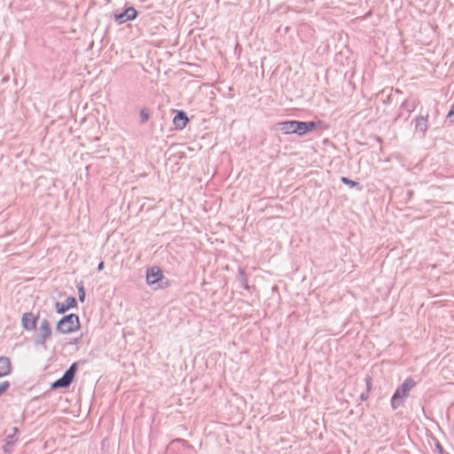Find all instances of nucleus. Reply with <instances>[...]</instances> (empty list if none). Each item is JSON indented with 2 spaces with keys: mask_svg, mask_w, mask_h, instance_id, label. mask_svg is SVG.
Returning <instances> with one entry per match:
<instances>
[{
  "mask_svg": "<svg viewBox=\"0 0 454 454\" xmlns=\"http://www.w3.org/2000/svg\"><path fill=\"white\" fill-rule=\"evenodd\" d=\"M324 125L322 121H299V120H287L279 121L278 126L281 132L285 135H297L298 137H305L306 135L313 132L314 130L321 128Z\"/></svg>",
  "mask_w": 454,
  "mask_h": 454,
  "instance_id": "nucleus-1",
  "label": "nucleus"
},
{
  "mask_svg": "<svg viewBox=\"0 0 454 454\" xmlns=\"http://www.w3.org/2000/svg\"><path fill=\"white\" fill-rule=\"evenodd\" d=\"M145 282L153 290L165 289L170 286V280L164 276L160 266H151L146 269Z\"/></svg>",
  "mask_w": 454,
  "mask_h": 454,
  "instance_id": "nucleus-2",
  "label": "nucleus"
},
{
  "mask_svg": "<svg viewBox=\"0 0 454 454\" xmlns=\"http://www.w3.org/2000/svg\"><path fill=\"white\" fill-rule=\"evenodd\" d=\"M416 386V381L411 378H406L403 382L396 387L391 396L390 403L393 410L401 407L406 398L409 396L410 391Z\"/></svg>",
  "mask_w": 454,
  "mask_h": 454,
  "instance_id": "nucleus-3",
  "label": "nucleus"
},
{
  "mask_svg": "<svg viewBox=\"0 0 454 454\" xmlns=\"http://www.w3.org/2000/svg\"><path fill=\"white\" fill-rule=\"evenodd\" d=\"M81 328L80 317L77 314L64 315L56 324V332L61 334H68Z\"/></svg>",
  "mask_w": 454,
  "mask_h": 454,
  "instance_id": "nucleus-4",
  "label": "nucleus"
},
{
  "mask_svg": "<svg viewBox=\"0 0 454 454\" xmlns=\"http://www.w3.org/2000/svg\"><path fill=\"white\" fill-rule=\"evenodd\" d=\"M78 371V363L74 362L64 372L62 376L51 384V389L67 388L74 381Z\"/></svg>",
  "mask_w": 454,
  "mask_h": 454,
  "instance_id": "nucleus-5",
  "label": "nucleus"
},
{
  "mask_svg": "<svg viewBox=\"0 0 454 454\" xmlns=\"http://www.w3.org/2000/svg\"><path fill=\"white\" fill-rule=\"evenodd\" d=\"M51 334L52 330L51 323L48 319L43 318L41 321L39 328L36 330L34 344L37 347H42L43 349H47L46 341L51 337Z\"/></svg>",
  "mask_w": 454,
  "mask_h": 454,
  "instance_id": "nucleus-6",
  "label": "nucleus"
},
{
  "mask_svg": "<svg viewBox=\"0 0 454 454\" xmlns=\"http://www.w3.org/2000/svg\"><path fill=\"white\" fill-rule=\"evenodd\" d=\"M138 16V12L129 3H126L120 10L113 12L114 20L118 25H122L128 21L135 20Z\"/></svg>",
  "mask_w": 454,
  "mask_h": 454,
  "instance_id": "nucleus-7",
  "label": "nucleus"
},
{
  "mask_svg": "<svg viewBox=\"0 0 454 454\" xmlns=\"http://www.w3.org/2000/svg\"><path fill=\"white\" fill-rule=\"evenodd\" d=\"M172 111L175 114L172 121L173 125L175 126V129L183 130L190 122V118L188 117L186 112L184 110L174 109Z\"/></svg>",
  "mask_w": 454,
  "mask_h": 454,
  "instance_id": "nucleus-8",
  "label": "nucleus"
},
{
  "mask_svg": "<svg viewBox=\"0 0 454 454\" xmlns=\"http://www.w3.org/2000/svg\"><path fill=\"white\" fill-rule=\"evenodd\" d=\"M39 319V313L34 315L33 312H25L21 316V325L25 331H33L36 328Z\"/></svg>",
  "mask_w": 454,
  "mask_h": 454,
  "instance_id": "nucleus-9",
  "label": "nucleus"
},
{
  "mask_svg": "<svg viewBox=\"0 0 454 454\" xmlns=\"http://www.w3.org/2000/svg\"><path fill=\"white\" fill-rule=\"evenodd\" d=\"M78 307L77 299L74 296H69L64 302L56 301L55 309L57 314L64 315L67 310Z\"/></svg>",
  "mask_w": 454,
  "mask_h": 454,
  "instance_id": "nucleus-10",
  "label": "nucleus"
},
{
  "mask_svg": "<svg viewBox=\"0 0 454 454\" xmlns=\"http://www.w3.org/2000/svg\"><path fill=\"white\" fill-rule=\"evenodd\" d=\"M12 433L6 435L4 439V444L3 445V451L4 454H11L13 451L14 446L18 441L17 434L20 433V429L16 427L12 428Z\"/></svg>",
  "mask_w": 454,
  "mask_h": 454,
  "instance_id": "nucleus-11",
  "label": "nucleus"
},
{
  "mask_svg": "<svg viewBox=\"0 0 454 454\" xmlns=\"http://www.w3.org/2000/svg\"><path fill=\"white\" fill-rule=\"evenodd\" d=\"M237 281L240 284V286L247 291L252 292L255 290L254 286H250L247 281V274L246 271L245 267L239 266L238 269V276H237Z\"/></svg>",
  "mask_w": 454,
  "mask_h": 454,
  "instance_id": "nucleus-12",
  "label": "nucleus"
},
{
  "mask_svg": "<svg viewBox=\"0 0 454 454\" xmlns=\"http://www.w3.org/2000/svg\"><path fill=\"white\" fill-rule=\"evenodd\" d=\"M415 130L424 137L428 129V114L417 116L414 120Z\"/></svg>",
  "mask_w": 454,
  "mask_h": 454,
  "instance_id": "nucleus-13",
  "label": "nucleus"
},
{
  "mask_svg": "<svg viewBox=\"0 0 454 454\" xmlns=\"http://www.w3.org/2000/svg\"><path fill=\"white\" fill-rule=\"evenodd\" d=\"M12 372L11 359L8 356H0V373L4 378L9 376Z\"/></svg>",
  "mask_w": 454,
  "mask_h": 454,
  "instance_id": "nucleus-14",
  "label": "nucleus"
},
{
  "mask_svg": "<svg viewBox=\"0 0 454 454\" xmlns=\"http://www.w3.org/2000/svg\"><path fill=\"white\" fill-rule=\"evenodd\" d=\"M418 103L416 99L404 100L401 105V108L404 109L410 115L415 111Z\"/></svg>",
  "mask_w": 454,
  "mask_h": 454,
  "instance_id": "nucleus-15",
  "label": "nucleus"
},
{
  "mask_svg": "<svg viewBox=\"0 0 454 454\" xmlns=\"http://www.w3.org/2000/svg\"><path fill=\"white\" fill-rule=\"evenodd\" d=\"M170 444L171 445H176V444L181 445L183 447L184 450H185V451H190V450L195 451L194 447L188 441H186L183 438H176L170 442Z\"/></svg>",
  "mask_w": 454,
  "mask_h": 454,
  "instance_id": "nucleus-16",
  "label": "nucleus"
},
{
  "mask_svg": "<svg viewBox=\"0 0 454 454\" xmlns=\"http://www.w3.org/2000/svg\"><path fill=\"white\" fill-rule=\"evenodd\" d=\"M151 117V112L150 110L144 106L139 111V118H140V123L144 124L150 120Z\"/></svg>",
  "mask_w": 454,
  "mask_h": 454,
  "instance_id": "nucleus-17",
  "label": "nucleus"
},
{
  "mask_svg": "<svg viewBox=\"0 0 454 454\" xmlns=\"http://www.w3.org/2000/svg\"><path fill=\"white\" fill-rule=\"evenodd\" d=\"M340 182L343 184H346L348 186H349L350 188H356L357 187L358 190H362V187L360 186V184L356 181V180H352L347 176H341L340 177Z\"/></svg>",
  "mask_w": 454,
  "mask_h": 454,
  "instance_id": "nucleus-18",
  "label": "nucleus"
},
{
  "mask_svg": "<svg viewBox=\"0 0 454 454\" xmlns=\"http://www.w3.org/2000/svg\"><path fill=\"white\" fill-rule=\"evenodd\" d=\"M76 288H77V292H78V299H79V301L81 302H84L86 293H85V288L83 286L82 281H80L76 285Z\"/></svg>",
  "mask_w": 454,
  "mask_h": 454,
  "instance_id": "nucleus-19",
  "label": "nucleus"
},
{
  "mask_svg": "<svg viewBox=\"0 0 454 454\" xmlns=\"http://www.w3.org/2000/svg\"><path fill=\"white\" fill-rule=\"evenodd\" d=\"M433 441H434V450L438 454H449L447 451H445L442 445L440 443V442L435 437L433 438Z\"/></svg>",
  "mask_w": 454,
  "mask_h": 454,
  "instance_id": "nucleus-20",
  "label": "nucleus"
},
{
  "mask_svg": "<svg viewBox=\"0 0 454 454\" xmlns=\"http://www.w3.org/2000/svg\"><path fill=\"white\" fill-rule=\"evenodd\" d=\"M370 381H371V378L367 377V379H366L367 391L366 392H363L360 395L359 398H360L361 401H366L368 399V397H369V391H370V388H371Z\"/></svg>",
  "mask_w": 454,
  "mask_h": 454,
  "instance_id": "nucleus-21",
  "label": "nucleus"
},
{
  "mask_svg": "<svg viewBox=\"0 0 454 454\" xmlns=\"http://www.w3.org/2000/svg\"><path fill=\"white\" fill-rule=\"evenodd\" d=\"M11 387V383L7 380L0 383V396L4 395Z\"/></svg>",
  "mask_w": 454,
  "mask_h": 454,
  "instance_id": "nucleus-22",
  "label": "nucleus"
},
{
  "mask_svg": "<svg viewBox=\"0 0 454 454\" xmlns=\"http://www.w3.org/2000/svg\"><path fill=\"white\" fill-rule=\"evenodd\" d=\"M82 337H83V334L81 333L80 336L78 337H75V338H73L71 339L69 341H68V345H78L79 343H81L82 340Z\"/></svg>",
  "mask_w": 454,
  "mask_h": 454,
  "instance_id": "nucleus-23",
  "label": "nucleus"
},
{
  "mask_svg": "<svg viewBox=\"0 0 454 454\" xmlns=\"http://www.w3.org/2000/svg\"><path fill=\"white\" fill-rule=\"evenodd\" d=\"M447 118H449L450 120V121L454 123V103L452 104V106L447 114Z\"/></svg>",
  "mask_w": 454,
  "mask_h": 454,
  "instance_id": "nucleus-24",
  "label": "nucleus"
},
{
  "mask_svg": "<svg viewBox=\"0 0 454 454\" xmlns=\"http://www.w3.org/2000/svg\"><path fill=\"white\" fill-rule=\"evenodd\" d=\"M384 104H390L391 103V97L387 96L386 99L383 100Z\"/></svg>",
  "mask_w": 454,
  "mask_h": 454,
  "instance_id": "nucleus-25",
  "label": "nucleus"
},
{
  "mask_svg": "<svg viewBox=\"0 0 454 454\" xmlns=\"http://www.w3.org/2000/svg\"><path fill=\"white\" fill-rule=\"evenodd\" d=\"M104 269V262H100L98 264V270H101Z\"/></svg>",
  "mask_w": 454,
  "mask_h": 454,
  "instance_id": "nucleus-26",
  "label": "nucleus"
},
{
  "mask_svg": "<svg viewBox=\"0 0 454 454\" xmlns=\"http://www.w3.org/2000/svg\"><path fill=\"white\" fill-rule=\"evenodd\" d=\"M1 378H4V377L2 376V373H0V379H1Z\"/></svg>",
  "mask_w": 454,
  "mask_h": 454,
  "instance_id": "nucleus-27",
  "label": "nucleus"
},
{
  "mask_svg": "<svg viewBox=\"0 0 454 454\" xmlns=\"http://www.w3.org/2000/svg\"><path fill=\"white\" fill-rule=\"evenodd\" d=\"M311 2H313L314 0H310Z\"/></svg>",
  "mask_w": 454,
  "mask_h": 454,
  "instance_id": "nucleus-28",
  "label": "nucleus"
}]
</instances>
